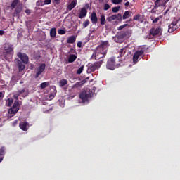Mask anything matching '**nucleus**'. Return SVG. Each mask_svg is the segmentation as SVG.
Instances as JSON below:
<instances>
[{"instance_id": "obj_1", "label": "nucleus", "mask_w": 180, "mask_h": 180, "mask_svg": "<svg viewBox=\"0 0 180 180\" xmlns=\"http://www.w3.org/2000/svg\"><path fill=\"white\" fill-rule=\"evenodd\" d=\"M110 46V44H109L108 41H101L100 45L96 47L95 52L92 54L91 59L99 60L101 58L106 57Z\"/></svg>"}, {"instance_id": "obj_2", "label": "nucleus", "mask_w": 180, "mask_h": 180, "mask_svg": "<svg viewBox=\"0 0 180 180\" xmlns=\"http://www.w3.org/2000/svg\"><path fill=\"white\" fill-rule=\"evenodd\" d=\"M4 52L3 56L8 63H12L13 61V44L11 43H5L3 45Z\"/></svg>"}, {"instance_id": "obj_3", "label": "nucleus", "mask_w": 180, "mask_h": 180, "mask_svg": "<svg viewBox=\"0 0 180 180\" xmlns=\"http://www.w3.org/2000/svg\"><path fill=\"white\" fill-rule=\"evenodd\" d=\"M19 112V101H15L12 108L8 110V119H12Z\"/></svg>"}, {"instance_id": "obj_4", "label": "nucleus", "mask_w": 180, "mask_h": 180, "mask_svg": "<svg viewBox=\"0 0 180 180\" xmlns=\"http://www.w3.org/2000/svg\"><path fill=\"white\" fill-rule=\"evenodd\" d=\"M89 98H91V91L83 90L79 94V98L84 105L89 103Z\"/></svg>"}, {"instance_id": "obj_5", "label": "nucleus", "mask_w": 180, "mask_h": 180, "mask_svg": "<svg viewBox=\"0 0 180 180\" xmlns=\"http://www.w3.org/2000/svg\"><path fill=\"white\" fill-rule=\"evenodd\" d=\"M162 30L160 27L158 28H151L149 32L148 39H153L161 36Z\"/></svg>"}, {"instance_id": "obj_6", "label": "nucleus", "mask_w": 180, "mask_h": 180, "mask_svg": "<svg viewBox=\"0 0 180 180\" xmlns=\"http://www.w3.org/2000/svg\"><path fill=\"white\" fill-rule=\"evenodd\" d=\"M29 95V91L26 88H23L22 89L15 91L13 94V98L18 100L19 96H22V98H26Z\"/></svg>"}, {"instance_id": "obj_7", "label": "nucleus", "mask_w": 180, "mask_h": 180, "mask_svg": "<svg viewBox=\"0 0 180 180\" xmlns=\"http://www.w3.org/2000/svg\"><path fill=\"white\" fill-rule=\"evenodd\" d=\"M106 68L108 70H115V69L117 68V64H116L115 57H111L108 60Z\"/></svg>"}, {"instance_id": "obj_8", "label": "nucleus", "mask_w": 180, "mask_h": 180, "mask_svg": "<svg viewBox=\"0 0 180 180\" xmlns=\"http://www.w3.org/2000/svg\"><path fill=\"white\" fill-rule=\"evenodd\" d=\"M144 54L143 50H139L135 51L134 56H133V63L134 64L138 63V59Z\"/></svg>"}, {"instance_id": "obj_9", "label": "nucleus", "mask_w": 180, "mask_h": 180, "mask_svg": "<svg viewBox=\"0 0 180 180\" xmlns=\"http://www.w3.org/2000/svg\"><path fill=\"white\" fill-rule=\"evenodd\" d=\"M17 56L18 58H20L24 64H27L29 63V56H27V55H26L25 53L18 52Z\"/></svg>"}, {"instance_id": "obj_10", "label": "nucleus", "mask_w": 180, "mask_h": 180, "mask_svg": "<svg viewBox=\"0 0 180 180\" xmlns=\"http://www.w3.org/2000/svg\"><path fill=\"white\" fill-rule=\"evenodd\" d=\"M102 63H103V60H99L98 62L94 63L91 66V72H95L96 70L101 68V66H102Z\"/></svg>"}, {"instance_id": "obj_11", "label": "nucleus", "mask_w": 180, "mask_h": 180, "mask_svg": "<svg viewBox=\"0 0 180 180\" xmlns=\"http://www.w3.org/2000/svg\"><path fill=\"white\" fill-rule=\"evenodd\" d=\"M44 70H46V64L42 63L39 67L37 68V72L35 75V78H37L39 76L41 75Z\"/></svg>"}, {"instance_id": "obj_12", "label": "nucleus", "mask_w": 180, "mask_h": 180, "mask_svg": "<svg viewBox=\"0 0 180 180\" xmlns=\"http://www.w3.org/2000/svg\"><path fill=\"white\" fill-rule=\"evenodd\" d=\"M86 13H88L86 8L85 7L82 8L81 11L79 13V19H84V18H85V16H86Z\"/></svg>"}, {"instance_id": "obj_13", "label": "nucleus", "mask_w": 180, "mask_h": 180, "mask_svg": "<svg viewBox=\"0 0 180 180\" xmlns=\"http://www.w3.org/2000/svg\"><path fill=\"white\" fill-rule=\"evenodd\" d=\"M19 126L21 130H23V131H27V130L29 129V123L27 122L20 123Z\"/></svg>"}, {"instance_id": "obj_14", "label": "nucleus", "mask_w": 180, "mask_h": 180, "mask_svg": "<svg viewBox=\"0 0 180 180\" xmlns=\"http://www.w3.org/2000/svg\"><path fill=\"white\" fill-rule=\"evenodd\" d=\"M91 20L94 25H96V23H98V17L96 16V13H91Z\"/></svg>"}, {"instance_id": "obj_15", "label": "nucleus", "mask_w": 180, "mask_h": 180, "mask_svg": "<svg viewBox=\"0 0 180 180\" xmlns=\"http://www.w3.org/2000/svg\"><path fill=\"white\" fill-rule=\"evenodd\" d=\"M18 68L20 72L25 70V64H23V62H22V60H18Z\"/></svg>"}, {"instance_id": "obj_16", "label": "nucleus", "mask_w": 180, "mask_h": 180, "mask_svg": "<svg viewBox=\"0 0 180 180\" xmlns=\"http://www.w3.org/2000/svg\"><path fill=\"white\" fill-rule=\"evenodd\" d=\"M77 6V0H73L68 6L69 11H72Z\"/></svg>"}, {"instance_id": "obj_17", "label": "nucleus", "mask_w": 180, "mask_h": 180, "mask_svg": "<svg viewBox=\"0 0 180 180\" xmlns=\"http://www.w3.org/2000/svg\"><path fill=\"white\" fill-rule=\"evenodd\" d=\"M128 49V46H124V48H122L120 51H119V54L120 57H122L125 55V53L127 50Z\"/></svg>"}, {"instance_id": "obj_18", "label": "nucleus", "mask_w": 180, "mask_h": 180, "mask_svg": "<svg viewBox=\"0 0 180 180\" xmlns=\"http://www.w3.org/2000/svg\"><path fill=\"white\" fill-rule=\"evenodd\" d=\"M98 94V87L94 86L92 90L91 91V98L95 96Z\"/></svg>"}, {"instance_id": "obj_19", "label": "nucleus", "mask_w": 180, "mask_h": 180, "mask_svg": "<svg viewBox=\"0 0 180 180\" xmlns=\"http://www.w3.org/2000/svg\"><path fill=\"white\" fill-rule=\"evenodd\" d=\"M75 40H77V38L75 36H70L67 40V43L70 44H72V43H75Z\"/></svg>"}, {"instance_id": "obj_20", "label": "nucleus", "mask_w": 180, "mask_h": 180, "mask_svg": "<svg viewBox=\"0 0 180 180\" xmlns=\"http://www.w3.org/2000/svg\"><path fill=\"white\" fill-rule=\"evenodd\" d=\"M4 155H5V147H2L0 149V162H2V160H4Z\"/></svg>"}, {"instance_id": "obj_21", "label": "nucleus", "mask_w": 180, "mask_h": 180, "mask_svg": "<svg viewBox=\"0 0 180 180\" xmlns=\"http://www.w3.org/2000/svg\"><path fill=\"white\" fill-rule=\"evenodd\" d=\"M22 6H17L14 12V16H18L22 12Z\"/></svg>"}, {"instance_id": "obj_22", "label": "nucleus", "mask_w": 180, "mask_h": 180, "mask_svg": "<svg viewBox=\"0 0 180 180\" xmlns=\"http://www.w3.org/2000/svg\"><path fill=\"white\" fill-rule=\"evenodd\" d=\"M68 84V81L67 79H62L59 82V86L60 88H63V86H65Z\"/></svg>"}, {"instance_id": "obj_23", "label": "nucleus", "mask_w": 180, "mask_h": 180, "mask_svg": "<svg viewBox=\"0 0 180 180\" xmlns=\"http://www.w3.org/2000/svg\"><path fill=\"white\" fill-rule=\"evenodd\" d=\"M179 22H180V19H176L174 18L172 22L169 25V29H171L172 26H176Z\"/></svg>"}, {"instance_id": "obj_24", "label": "nucleus", "mask_w": 180, "mask_h": 180, "mask_svg": "<svg viewBox=\"0 0 180 180\" xmlns=\"http://www.w3.org/2000/svg\"><path fill=\"white\" fill-rule=\"evenodd\" d=\"M76 60H77V56H75L74 54L70 55L68 58L69 63H74V61H75Z\"/></svg>"}, {"instance_id": "obj_25", "label": "nucleus", "mask_w": 180, "mask_h": 180, "mask_svg": "<svg viewBox=\"0 0 180 180\" xmlns=\"http://www.w3.org/2000/svg\"><path fill=\"white\" fill-rule=\"evenodd\" d=\"M56 34H57V31L56 30V28H52L50 30V36H51V37H56Z\"/></svg>"}, {"instance_id": "obj_26", "label": "nucleus", "mask_w": 180, "mask_h": 180, "mask_svg": "<svg viewBox=\"0 0 180 180\" xmlns=\"http://www.w3.org/2000/svg\"><path fill=\"white\" fill-rule=\"evenodd\" d=\"M19 4V0H13V2L11 3V9H15L16 8V5Z\"/></svg>"}, {"instance_id": "obj_27", "label": "nucleus", "mask_w": 180, "mask_h": 180, "mask_svg": "<svg viewBox=\"0 0 180 180\" xmlns=\"http://www.w3.org/2000/svg\"><path fill=\"white\" fill-rule=\"evenodd\" d=\"M56 94H57V90L56 89V86H53V94L49 95V99H53Z\"/></svg>"}, {"instance_id": "obj_28", "label": "nucleus", "mask_w": 180, "mask_h": 180, "mask_svg": "<svg viewBox=\"0 0 180 180\" xmlns=\"http://www.w3.org/2000/svg\"><path fill=\"white\" fill-rule=\"evenodd\" d=\"M49 85V82H44L40 84L41 89H44V88H47V86Z\"/></svg>"}, {"instance_id": "obj_29", "label": "nucleus", "mask_w": 180, "mask_h": 180, "mask_svg": "<svg viewBox=\"0 0 180 180\" xmlns=\"http://www.w3.org/2000/svg\"><path fill=\"white\" fill-rule=\"evenodd\" d=\"M12 103H13V100L12 98H8L6 101V106H12Z\"/></svg>"}, {"instance_id": "obj_30", "label": "nucleus", "mask_w": 180, "mask_h": 180, "mask_svg": "<svg viewBox=\"0 0 180 180\" xmlns=\"http://www.w3.org/2000/svg\"><path fill=\"white\" fill-rule=\"evenodd\" d=\"M88 79H89V77H87L84 79V80L81 81L80 82L77 83L79 86L84 85V84L88 82Z\"/></svg>"}, {"instance_id": "obj_31", "label": "nucleus", "mask_w": 180, "mask_h": 180, "mask_svg": "<svg viewBox=\"0 0 180 180\" xmlns=\"http://www.w3.org/2000/svg\"><path fill=\"white\" fill-rule=\"evenodd\" d=\"M128 18H130L129 12L125 11L122 16V19L125 20V19H128Z\"/></svg>"}, {"instance_id": "obj_32", "label": "nucleus", "mask_w": 180, "mask_h": 180, "mask_svg": "<svg viewBox=\"0 0 180 180\" xmlns=\"http://www.w3.org/2000/svg\"><path fill=\"white\" fill-rule=\"evenodd\" d=\"M115 20H118V22H122L123 18L122 17V15L120 13H118L117 15H115Z\"/></svg>"}, {"instance_id": "obj_33", "label": "nucleus", "mask_w": 180, "mask_h": 180, "mask_svg": "<svg viewBox=\"0 0 180 180\" xmlns=\"http://www.w3.org/2000/svg\"><path fill=\"white\" fill-rule=\"evenodd\" d=\"M44 2L41 0H39L38 1H37L36 3V6H44Z\"/></svg>"}, {"instance_id": "obj_34", "label": "nucleus", "mask_w": 180, "mask_h": 180, "mask_svg": "<svg viewBox=\"0 0 180 180\" xmlns=\"http://www.w3.org/2000/svg\"><path fill=\"white\" fill-rule=\"evenodd\" d=\"M133 20H138L139 22H141V15H136L134 16Z\"/></svg>"}, {"instance_id": "obj_35", "label": "nucleus", "mask_w": 180, "mask_h": 180, "mask_svg": "<svg viewBox=\"0 0 180 180\" xmlns=\"http://www.w3.org/2000/svg\"><path fill=\"white\" fill-rule=\"evenodd\" d=\"M116 20V16H115V15H111V16H110V17H108V18H107V20L108 21V22H112V20Z\"/></svg>"}, {"instance_id": "obj_36", "label": "nucleus", "mask_w": 180, "mask_h": 180, "mask_svg": "<svg viewBox=\"0 0 180 180\" xmlns=\"http://www.w3.org/2000/svg\"><path fill=\"white\" fill-rule=\"evenodd\" d=\"M105 15H102L100 18V23L101 25H105Z\"/></svg>"}, {"instance_id": "obj_37", "label": "nucleus", "mask_w": 180, "mask_h": 180, "mask_svg": "<svg viewBox=\"0 0 180 180\" xmlns=\"http://www.w3.org/2000/svg\"><path fill=\"white\" fill-rule=\"evenodd\" d=\"M175 25H172L171 28L169 27L168 29V32L169 33H172V32H174V30H176V27H174Z\"/></svg>"}, {"instance_id": "obj_38", "label": "nucleus", "mask_w": 180, "mask_h": 180, "mask_svg": "<svg viewBox=\"0 0 180 180\" xmlns=\"http://www.w3.org/2000/svg\"><path fill=\"white\" fill-rule=\"evenodd\" d=\"M84 71V65H82L77 70V74L79 75Z\"/></svg>"}, {"instance_id": "obj_39", "label": "nucleus", "mask_w": 180, "mask_h": 180, "mask_svg": "<svg viewBox=\"0 0 180 180\" xmlns=\"http://www.w3.org/2000/svg\"><path fill=\"white\" fill-rule=\"evenodd\" d=\"M112 3L115 5H119V4H121L122 2V0H111Z\"/></svg>"}, {"instance_id": "obj_40", "label": "nucleus", "mask_w": 180, "mask_h": 180, "mask_svg": "<svg viewBox=\"0 0 180 180\" xmlns=\"http://www.w3.org/2000/svg\"><path fill=\"white\" fill-rule=\"evenodd\" d=\"M120 9V6H117V7H114L112 8V12L114 13H116L117 12H118Z\"/></svg>"}, {"instance_id": "obj_41", "label": "nucleus", "mask_w": 180, "mask_h": 180, "mask_svg": "<svg viewBox=\"0 0 180 180\" xmlns=\"http://www.w3.org/2000/svg\"><path fill=\"white\" fill-rule=\"evenodd\" d=\"M150 19H151V20H153V23H158V20H160V18L158 17V18H154L153 17H151Z\"/></svg>"}, {"instance_id": "obj_42", "label": "nucleus", "mask_w": 180, "mask_h": 180, "mask_svg": "<svg viewBox=\"0 0 180 180\" xmlns=\"http://www.w3.org/2000/svg\"><path fill=\"white\" fill-rule=\"evenodd\" d=\"M110 8V6L109 4H105L104 5V8H103L104 11H109Z\"/></svg>"}, {"instance_id": "obj_43", "label": "nucleus", "mask_w": 180, "mask_h": 180, "mask_svg": "<svg viewBox=\"0 0 180 180\" xmlns=\"http://www.w3.org/2000/svg\"><path fill=\"white\" fill-rule=\"evenodd\" d=\"M127 26H129L128 24H124V25L120 26L117 28V30H122V29H124V27H127Z\"/></svg>"}, {"instance_id": "obj_44", "label": "nucleus", "mask_w": 180, "mask_h": 180, "mask_svg": "<svg viewBox=\"0 0 180 180\" xmlns=\"http://www.w3.org/2000/svg\"><path fill=\"white\" fill-rule=\"evenodd\" d=\"M153 1H155V5H157V4H158V2H160L161 0H153ZM169 0H164V4L165 5L166 4H167V2H169Z\"/></svg>"}, {"instance_id": "obj_45", "label": "nucleus", "mask_w": 180, "mask_h": 180, "mask_svg": "<svg viewBox=\"0 0 180 180\" xmlns=\"http://www.w3.org/2000/svg\"><path fill=\"white\" fill-rule=\"evenodd\" d=\"M88 25H89V20H87L83 22V27H86Z\"/></svg>"}, {"instance_id": "obj_46", "label": "nucleus", "mask_w": 180, "mask_h": 180, "mask_svg": "<svg viewBox=\"0 0 180 180\" xmlns=\"http://www.w3.org/2000/svg\"><path fill=\"white\" fill-rule=\"evenodd\" d=\"M58 33L59 34H65V30H63V29H60L58 31Z\"/></svg>"}, {"instance_id": "obj_47", "label": "nucleus", "mask_w": 180, "mask_h": 180, "mask_svg": "<svg viewBox=\"0 0 180 180\" xmlns=\"http://www.w3.org/2000/svg\"><path fill=\"white\" fill-rule=\"evenodd\" d=\"M50 4H51V0H44V5H50Z\"/></svg>"}, {"instance_id": "obj_48", "label": "nucleus", "mask_w": 180, "mask_h": 180, "mask_svg": "<svg viewBox=\"0 0 180 180\" xmlns=\"http://www.w3.org/2000/svg\"><path fill=\"white\" fill-rule=\"evenodd\" d=\"M25 13H27V15H30V13H32V12L30 11V9H26V10L25 11Z\"/></svg>"}, {"instance_id": "obj_49", "label": "nucleus", "mask_w": 180, "mask_h": 180, "mask_svg": "<svg viewBox=\"0 0 180 180\" xmlns=\"http://www.w3.org/2000/svg\"><path fill=\"white\" fill-rule=\"evenodd\" d=\"M77 47H79V48L82 47V42H81V41L77 42Z\"/></svg>"}, {"instance_id": "obj_50", "label": "nucleus", "mask_w": 180, "mask_h": 180, "mask_svg": "<svg viewBox=\"0 0 180 180\" xmlns=\"http://www.w3.org/2000/svg\"><path fill=\"white\" fill-rule=\"evenodd\" d=\"M2 98H4V93L0 91V99H2Z\"/></svg>"}, {"instance_id": "obj_51", "label": "nucleus", "mask_w": 180, "mask_h": 180, "mask_svg": "<svg viewBox=\"0 0 180 180\" xmlns=\"http://www.w3.org/2000/svg\"><path fill=\"white\" fill-rule=\"evenodd\" d=\"M54 1V2L57 4V5H58V4H60V0H53Z\"/></svg>"}, {"instance_id": "obj_52", "label": "nucleus", "mask_w": 180, "mask_h": 180, "mask_svg": "<svg viewBox=\"0 0 180 180\" xmlns=\"http://www.w3.org/2000/svg\"><path fill=\"white\" fill-rule=\"evenodd\" d=\"M5 33V31L4 30H0V36H2Z\"/></svg>"}, {"instance_id": "obj_53", "label": "nucleus", "mask_w": 180, "mask_h": 180, "mask_svg": "<svg viewBox=\"0 0 180 180\" xmlns=\"http://www.w3.org/2000/svg\"><path fill=\"white\" fill-rule=\"evenodd\" d=\"M129 4H130V3H129V1H127V2L124 4L125 6H129Z\"/></svg>"}, {"instance_id": "obj_54", "label": "nucleus", "mask_w": 180, "mask_h": 180, "mask_svg": "<svg viewBox=\"0 0 180 180\" xmlns=\"http://www.w3.org/2000/svg\"><path fill=\"white\" fill-rule=\"evenodd\" d=\"M84 43H86V41H89V37H86Z\"/></svg>"}, {"instance_id": "obj_55", "label": "nucleus", "mask_w": 180, "mask_h": 180, "mask_svg": "<svg viewBox=\"0 0 180 180\" xmlns=\"http://www.w3.org/2000/svg\"><path fill=\"white\" fill-rule=\"evenodd\" d=\"M17 123H18V121L15 120V121L14 122V123H13V126H15V124H16Z\"/></svg>"}, {"instance_id": "obj_56", "label": "nucleus", "mask_w": 180, "mask_h": 180, "mask_svg": "<svg viewBox=\"0 0 180 180\" xmlns=\"http://www.w3.org/2000/svg\"><path fill=\"white\" fill-rule=\"evenodd\" d=\"M86 8H89V4H86Z\"/></svg>"}, {"instance_id": "obj_57", "label": "nucleus", "mask_w": 180, "mask_h": 180, "mask_svg": "<svg viewBox=\"0 0 180 180\" xmlns=\"http://www.w3.org/2000/svg\"><path fill=\"white\" fill-rule=\"evenodd\" d=\"M129 22H132V19L130 18V19L129 20Z\"/></svg>"}, {"instance_id": "obj_58", "label": "nucleus", "mask_w": 180, "mask_h": 180, "mask_svg": "<svg viewBox=\"0 0 180 180\" xmlns=\"http://www.w3.org/2000/svg\"><path fill=\"white\" fill-rule=\"evenodd\" d=\"M126 23H129V20H127V21H126Z\"/></svg>"}, {"instance_id": "obj_59", "label": "nucleus", "mask_w": 180, "mask_h": 180, "mask_svg": "<svg viewBox=\"0 0 180 180\" xmlns=\"http://www.w3.org/2000/svg\"><path fill=\"white\" fill-rule=\"evenodd\" d=\"M94 82V79H91V82Z\"/></svg>"}, {"instance_id": "obj_60", "label": "nucleus", "mask_w": 180, "mask_h": 180, "mask_svg": "<svg viewBox=\"0 0 180 180\" xmlns=\"http://www.w3.org/2000/svg\"><path fill=\"white\" fill-rule=\"evenodd\" d=\"M89 36H91V33L89 34Z\"/></svg>"}, {"instance_id": "obj_61", "label": "nucleus", "mask_w": 180, "mask_h": 180, "mask_svg": "<svg viewBox=\"0 0 180 180\" xmlns=\"http://www.w3.org/2000/svg\"><path fill=\"white\" fill-rule=\"evenodd\" d=\"M167 11H168V10L166 11L165 13H167Z\"/></svg>"}]
</instances>
